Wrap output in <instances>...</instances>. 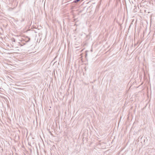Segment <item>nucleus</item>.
Returning <instances> with one entry per match:
<instances>
[{
	"instance_id": "obj_5",
	"label": "nucleus",
	"mask_w": 155,
	"mask_h": 155,
	"mask_svg": "<svg viewBox=\"0 0 155 155\" xmlns=\"http://www.w3.org/2000/svg\"><path fill=\"white\" fill-rule=\"evenodd\" d=\"M87 54H86V55H86V57L87 56Z\"/></svg>"
},
{
	"instance_id": "obj_1",
	"label": "nucleus",
	"mask_w": 155,
	"mask_h": 155,
	"mask_svg": "<svg viewBox=\"0 0 155 155\" xmlns=\"http://www.w3.org/2000/svg\"><path fill=\"white\" fill-rule=\"evenodd\" d=\"M25 39L26 40V41L27 42H29L30 41V38L28 37H27Z\"/></svg>"
},
{
	"instance_id": "obj_3",
	"label": "nucleus",
	"mask_w": 155,
	"mask_h": 155,
	"mask_svg": "<svg viewBox=\"0 0 155 155\" xmlns=\"http://www.w3.org/2000/svg\"><path fill=\"white\" fill-rule=\"evenodd\" d=\"M13 41H14V42H15V39L14 38L13 39Z\"/></svg>"
},
{
	"instance_id": "obj_4",
	"label": "nucleus",
	"mask_w": 155,
	"mask_h": 155,
	"mask_svg": "<svg viewBox=\"0 0 155 155\" xmlns=\"http://www.w3.org/2000/svg\"><path fill=\"white\" fill-rule=\"evenodd\" d=\"M24 21V18L23 19H22V21Z\"/></svg>"
},
{
	"instance_id": "obj_2",
	"label": "nucleus",
	"mask_w": 155,
	"mask_h": 155,
	"mask_svg": "<svg viewBox=\"0 0 155 155\" xmlns=\"http://www.w3.org/2000/svg\"><path fill=\"white\" fill-rule=\"evenodd\" d=\"M81 0H74L73 2L75 3H77L80 1Z\"/></svg>"
}]
</instances>
